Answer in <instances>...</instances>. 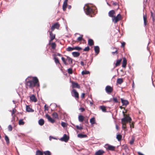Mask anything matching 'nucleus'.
I'll return each mask as SVG.
<instances>
[{
    "mask_svg": "<svg viewBox=\"0 0 155 155\" xmlns=\"http://www.w3.org/2000/svg\"><path fill=\"white\" fill-rule=\"evenodd\" d=\"M52 116L53 117L54 119H58V114L55 112L53 113L52 114Z\"/></svg>",
    "mask_w": 155,
    "mask_h": 155,
    "instance_id": "obj_31",
    "label": "nucleus"
},
{
    "mask_svg": "<svg viewBox=\"0 0 155 155\" xmlns=\"http://www.w3.org/2000/svg\"><path fill=\"white\" fill-rule=\"evenodd\" d=\"M68 72L69 74H72V69L71 68H69L68 70Z\"/></svg>",
    "mask_w": 155,
    "mask_h": 155,
    "instance_id": "obj_47",
    "label": "nucleus"
},
{
    "mask_svg": "<svg viewBox=\"0 0 155 155\" xmlns=\"http://www.w3.org/2000/svg\"><path fill=\"white\" fill-rule=\"evenodd\" d=\"M90 74V72L88 71H83L81 72V74L82 75H84V74Z\"/></svg>",
    "mask_w": 155,
    "mask_h": 155,
    "instance_id": "obj_35",
    "label": "nucleus"
},
{
    "mask_svg": "<svg viewBox=\"0 0 155 155\" xmlns=\"http://www.w3.org/2000/svg\"><path fill=\"white\" fill-rule=\"evenodd\" d=\"M79 110H81V112H82L85 110L84 109L83 107H81L79 109Z\"/></svg>",
    "mask_w": 155,
    "mask_h": 155,
    "instance_id": "obj_56",
    "label": "nucleus"
},
{
    "mask_svg": "<svg viewBox=\"0 0 155 155\" xmlns=\"http://www.w3.org/2000/svg\"><path fill=\"white\" fill-rule=\"evenodd\" d=\"M46 117L47 118L48 120L52 123H53L55 122V120L52 118L48 114H47L45 115Z\"/></svg>",
    "mask_w": 155,
    "mask_h": 155,
    "instance_id": "obj_8",
    "label": "nucleus"
},
{
    "mask_svg": "<svg viewBox=\"0 0 155 155\" xmlns=\"http://www.w3.org/2000/svg\"><path fill=\"white\" fill-rule=\"evenodd\" d=\"M144 25L145 26L147 25V20H144Z\"/></svg>",
    "mask_w": 155,
    "mask_h": 155,
    "instance_id": "obj_57",
    "label": "nucleus"
},
{
    "mask_svg": "<svg viewBox=\"0 0 155 155\" xmlns=\"http://www.w3.org/2000/svg\"><path fill=\"white\" fill-rule=\"evenodd\" d=\"M44 153L45 155H51V152L48 151L47 150L44 152Z\"/></svg>",
    "mask_w": 155,
    "mask_h": 155,
    "instance_id": "obj_36",
    "label": "nucleus"
},
{
    "mask_svg": "<svg viewBox=\"0 0 155 155\" xmlns=\"http://www.w3.org/2000/svg\"><path fill=\"white\" fill-rule=\"evenodd\" d=\"M74 50H76L78 51H80L82 49V48L80 47L76 46L74 47Z\"/></svg>",
    "mask_w": 155,
    "mask_h": 155,
    "instance_id": "obj_42",
    "label": "nucleus"
},
{
    "mask_svg": "<svg viewBox=\"0 0 155 155\" xmlns=\"http://www.w3.org/2000/svg\"><path fill=\"white\" fill-rule=\"evenodd\" d=\"M15 108H14L12 109V115L13 117V118H15V116H13V115L15 114Z\"/></svg>",
    "mask_w": 155,
    "mask_h": 155,
    "instance_id": "obj_45",
    "label": "nucleus"
},
{
    "mask_svg": "<svg viewBox=\"0 0 155 155\" xmlns=\"http://www.w3.org/2000/svg\"><path fill=\"white\" fill-rule=\"evenodd\" d=\"M59 27V25L58 23H56L53 25L51 27V29L53 30L55 28H58Z\"/></svg>",
    "mask_w": 155,
    "mask_h": 155,
    "instance_id": "obj_14",
    "label": "nucleus"
},
{
    "mask_svg": "<svg viewBox=\"0 0 155 155\" xmlns=\"http://www.w3.org/2000/svg\"><path fill=\"white\" fill-rule=\"evenodd\" d=\"M51 48L52 49H54L56 47V45L55 43H52L51 44Z\"/></svg>",
    "mask_w": 155,
    "mask_h": 155,
    "instance_id": "obj_46",
    "label": "nucleus"
},
{
    "mask_svg": "<svg viewBox=\"0 0 155 155\" xmlns=\"http://www.w3.org/2000/svg\"><path fill=\"white\" fill-rule=\"evenodd\" d=\"M115 12L114 10H111L109 12L108 16L110 17L113 18L115 16Z\"/></svg>",
    "mask_w": 155,
    "mask_h": 155,
    "instance_id": "obj_9",
    "label": "nucleus"
},
{
    "mask_svg": "<svg viewBox=\"0 0 155 155\" xmlns=\"http://www.w3.org/2000/svg\"><path fill=\"white\" fill-rule=\"evenodd\" d=\"M61 125L63 127H65L66 126V123L65 122H62L61 123Z\"/></svg>",
    "mask_w": 155,
    "mask_h": 155,
    "instance_id": "obj_53",
    "label": "nucleus"
},
{
    "mask_svg": "<svg viewBox=\"0 0 155 155\" xmlns=\"http://www.w3.org/2000/svg\"><path fill=\"white\" fill-rule=\"evenodd\" d=\"M135 138L134 137H132L131 140H130V144L131 145H132L134 141Z\"/></svg>",
    "mask_w": 155,
    "mask_h": 155,
    "instance_id": "obj_43",
    "label": "nucleus"
},
{
    "mask_svg": "<svg viewBox=\"0 0 155 155\" xmlns=\"http://www.w3.org/2000/svg\"><path fill=\"white\" fill-rule=\"evenodd\" d=\"M54 60L56 64L60 63L59 61L57 58L56 57H54Z\"/></svg>",
    "mask_w": 155,
    "mask_h": 155,
    "instance_id": "obj_44",
    "label": "nucleus"
},
{
    "mask_svg": "<svg viewBox=\"0 0 155 155\" xmlns=\"http://www.w3.org/2000/svg\"><path fill=\"white\" fill-rule=\"evenodd\" d=\"M66 60L69 62V64H72V59L69 56H67Z\"/></svg>",
    "mask_w": 155,
    "mask_h": 155,
    "instance_id": "obj_28",
    "label": "nucleus"
},
{
    "mask_svg": "<svg viewBox=\"0 0 155 155\" xmlns=\"http://www.w3.org/2000/svg\"><path fill=\"white\" fill-rule=\"evenodd\" d=\"M61 59H62V61L63 62H64V64L66 65H68V64L65 61V58L63 57H62L61 58Z\"/></svg>",
    "mask_w": 155,
    "mask_h": 155,
    "instance_id": "obj_48",
    "label": "nucleus"
},
{
    "mask_svg": "<svg viewBox=\"0 0 155 155\" xmlns=\"http://www.w3.org/2000/svg\"><path fill=\"white\" fill-rule=\"evenodd\" d=\"M94 50L96 55H97L99 52L100 49L99 46H95L94 47Z\"/></svg>",
    "mask_w": 155,
    "mask_h": 155,
    "instance_id": "obj_16",
    "label": "nucleus"
},
{
    "mask_svg": "<svg viewBox=\"0 0 155 155\" xmlns=\"http://www.w3.org/2000/svg\"><path fill=\"white\" fill-rule=\"evenodd\" d=\"M105 90L106 92L109 94H110L113 91V88L109 85H107L106 86Z\"/></svg>",
    "mask_w": 155,
    "mask_h": 155,
    "instance_id": "obj_4",
    "label": "nucleus"
},
{
    "mask_svg": "<svg viewBox=\"0 0 155 155\" xmlns=\"http://www.w3.org/2000/svg\"><path fill=\"white\" fill-rule=\"evenodd\" d=\"M138 153L139 155H144V154H143L142 153L140 152H138Z\"/></svg>",
    "mask_w": 155,
    "mask_h": 155,
    "instance_id": "obj_63",
    "label": "nucleus"
},
{
    "mask_svg": "<svg viewBox=\"0 0 155 155\" xmlns=\"http://www.w3.org/2000/svg\"><path fill=\"white\" fill-rule=\"evenodd\" d=\"M112 21L115 24L118 21H119V20L117 19L116 18L115 16L113 18H112Z\"/></svg>",
    "mask_w": 155,
    "mask_h": 155,
    "instance_id": "obj_27",
    "label": "nucleus"
},
{
    "mask_svg": "<svg viewBox=\"0 0 155 155\" xmlns=\"http://www.w3.org/2000/svg\"><path fill=\"white\" fill-rule=\"evenodd\" d=\"M69 139V137L65 134H64L63 137L60 139L61 141H64L65 142H67Z\"/></svg>",
    "mask_w": 155,
    "mask_h": 155,
    "instance_id": "obj_5",
    "label": "nucleus"
},
{
    "mask_svg": "<svg viewBox=\"0 0 155 155\" xmlns=\"http://www.w3.org/2000/svg\"><path fill=\"white\" fill-rule=\"evenodd\" d=\"M90 48L88 46L86 47L83 50L84 51H88L89 50Z\"/></svg>",
    "mask_w": 155,
    "mask_h": 155,
    "instance_id": "obj_51",
    "label": "nucleus"
},
{
    "mask_svg": "<svg viewBox=\"0 0 155 155\" xmlns=\"http://www.w3.org/2000/svg\"><path fill=\"white\" fill-rule=\"evenodd\" d=\"M72 125L74 126H75V125L74 124H72ZM75 126L76 127V128L77 129H78L79 130H81L83 129V127H82L81 126V124H80V125L79 126V125H76V126Z\"/></svg>",
    "mask_w": 155,
    "mask_h": 155,
    "instance_id": "obj_30",
    "label": "nucleus"
},
{
    "mask_svg": "<svg viewBox=\"0 0 155 155\" xmlns=\"http://www.w3.org/2000/svg\"><path fill=\"white\" fill-rule=\"evenodd\" d=\"M72 54L74 57H77L80 55V53L78 52H73L72 53Z\"/></svg>",
    "mask_w": 155,
    "mask_h": 155,
    "instance_id": "obj_19",
    "label": "nucleus"
},
{
    "mask_svg": "<svg viewBox=\"0 0 155 155\" xmlns=\"http://www.w3.org/2000/svg\"><path fill=\"white\" fill-rule=\"evenodd\" d=\"M76 34L79 35H80V36L77 39V41H81L83 39V35H80L78 33H76L75 35Z\"/></svg>",
    "mask_w": 155,
    "mask_h": 155,
    "instance_id": "obj_23",
    "label": "nucleus"
},
{
    "mask_svg": "<svg viewBox=\"0 0 155 155\" xmlns=\"http://www.w3.org/2000/svg\"><path fill=\"white\" fill-rule=\"evenodd\" d=\"M143 21L147 20V17L146 15H143Z\"/></svg>",
    "mask_w": 155,
    "mask_h": 155,
    "instance_id": "obj_55",
    "label": "nucleus"
},
{
    "mask_svg": "<svg viewBox=\"0 0 155 155\" xmlns=\"http://www.w3.org/2000/svg\"><path fill=\"white\" fill-rule=\"evenodd\" d=\"M56 139V140H57V138H55V137H52L51 136H49V140H51L52 139Z\"/></svg>",
    "mask_w": 155,
    "mask_h": 155,
    "instance_id": "obj_52",
    "label": "nucleus"
},
{
    "mask_svg": "<svg viewBox=\"0 0 155 155\" xmlns=\"http://www.w3.org/2000/svg\"><path fill=\"white\" fill-rule=\"evenodd\" d=\"M123 115L124 117L122 118L121 120L122 124H123V125L124 126V124L125 125V123L130 122L131 120V119L129 116H125V114L124 113V112L123 111Z\"/></svg>",
    "mask_w": 155,
    "mask_h": 155,
    "instance_id": "obj_2",
    "label": "nucleus"
},
{
    "mask_svg": "<svg viewBox=\"0 0 155 155\" xmlns=\"http://www.w3.org/2000/svg\"><path fill=\"white\" fill-rule=\"evenodd\" d=\"M116 138L118 141H120L121 139L122 136L120 134H118Z\"/></svg>",
    "mask_w": 155,
    "mask_h": 155,
    "instance_id": "obj_38",
    "label": "nucleus"
},
{
    "mask_svg": "<svg viewBox=\"0 0 155 155\" xmlns=\"http://www.w3.org/2000/svg\"><path fill=\"white\" fill-rule=\"evenodd\" d=\"M80 64H81L82 66H84V62L82 61H81V62Z\"/></svg>",
    "mask_w": 155,
    "mask_h": 155,
    "instance_id": "obj_62",
    "label": "nucleus"
},
{
    "mask_svg": "<svg viewBox=\"0 0 155 155\" xmlns=\"http://www.w3.org/2000/svg\"><path fill=\"white\" fill-rule=\"evenodd\" d=\"M57 55L59 56H61V54L59 53H57Z\"/></svg>",
    "mask_w": 155,
    "mask_h": 155,
    "instance_id": "obj_64",
    "label": "nucleus"
},
{
    "mask_svg": "<svg viewBox=\"0 0 155 155\" xmlns=\"http://www.w3.org/2000/svg\"><path fill=\"white\" fill-rule=\"evenodd\" d=\"M84 117L82 115H79L78 116V120L80 122H82L84 120Z\"/></svg>",
    "mask_w": 155,
    "mask_h": 155,
    "instance_id": "obj_24",
    "label": "nucleus"
},
{
    "mask_svg": "<svg viewBox=\"0 0 155 155\" xmlns=\"http://www.w3.org/2000/svg\"><path fill=\"white\" fill-rule=\"evenodd\" d=\"M100 107V108L101 109V110L103 112H106V107L105 106H101Z\"/></svg>",
    "mask_w": 155,
    "mask_h": 155,
    "instance_id": "obj_34",
    "label": "nucleus"
},
{
    "mask_svg": "<svg viewBox=\"0 0 155 155\" xmlns=\"http://www.w3.org/2000/svg\"><path fill=\"white\" fill-rule=\"evenodd\" d=\"M121 60H122L121 59H118L117 60L115 66H114V68L116 67L117 66H118L120 65Z\"/></svg>",
    "mask_w": 155,
    "mask_h": 155,
    "instance_id": "obj_21",
    "label": "nucleus"
},
{
    "mask_svg": "<svg viewBox=\"0 0 155 155\" xmlns=\"http://www.w3.org/2000/svg\"><path fill=\"white\" fill-rule=\"evenodd\" d=\"M5 140L7 143H9V139L8 136L6 135L5 136Z\"/></svg>",
    "mask_w": 155,
    "mask_h": 155,
    "instance_id": "obj_40",
    "label": "nucleus"
},
{
    "mask_svg": "<svg viewBox=\"0 0 155 155\" xmlns=\"http://www.w3.org/2000/svg\"><path fill=\"white\" fill-rule=\"evenodd\" d=\"M30 99L32 101L34 102H35L37 101V99L34 94L32 95L30 97Z\"/></svg>",
    "mask_w": 155,
    "mask_h": 155,
    "instance_id": "obj_13",
    "label": "nucleus"
},
{
    "mask_svg": "<svg viewBox=\"0 0 155 155\" xmlns=\"http://www.w3.org/2000/svg\"><path fill=\"white\" fill-rule=\"evenodd\" d=\"M38 82V78L36 77H35L33 78L32 80L28 81L27 82L26 85L30 88H32L35 85H37L38 87H39V84Z\"/></svg>",
    "mask_w": 155,
    "mask_h": 155,
    "instance_id": "obj_1",
    "label": "nucleus"
},
{
    "mask_svg": "<svg viewBox=\"0 0 155 155\" xmlns=\"http://www.w3.org/2000/svg\"><path fill=\"white\" fill-rule=\"evenodd\" d=\"M90 122L92 124H94L95 123V118L94 117L91 118L90 120Z\"/></svg>",
    "mask_w": 155,
    "mask_h": 155,
    "instance_id": "obj_33",
    "label": "nucleus"
},
{
    "mask_svg": "<svg viewBox=\"0 0 155 155\" xmlns=\"http://www.w3.org/2000/svg\"><path fill=\"white\" fill-rule=\"evenodd\" d=\"M72 86L73 88H80V86L77 83L74 82L72 83Z\"/></svg>",
    "mask_w": 155,
    "mask_h": 155,
    "instance_id": "obj_15",
    "label": "nucleus"
},
{
    "mask_svg": "<svg viewBox=\"0 0 155 155\" xmlns=\"http://www.w3.org/2000/svg\"><path fill=\"white\" fill-rule=\"evenodd\" d=\"M43 153L40 150H38L36 151V155H43Z\"/></svg>",
    "mask_w": 155,
    "mask_h": 155,
    "instance_id": "obj_32",
    "label": "nucleus"
},
{
    "mask_svg": "<svg viewBox=\"0 0 155 155\" xmlns=\"http://www.w3.org/2000/svg\"><path fill=\"white\" fill-rule=\"evenodd\" d=\"M121 100L123 105L126 106L129 104V102L127 100H124L122 98H121Z\"/></svg>",
    "mask_w": 155,
    "mask_h": 155,
    "instance_id": "obj_12",
    "label": "nucleus"
},
{
    "mask_svg": "<svg viewBox=\"0 0 155 155\" xmlns=\"http://www.w3.org/2000/svg\"><path fill=\"white\" fill-rule=\"evenodd\" d=\"M84 9L86 14L87 15H90L93 12L92 9L88 6L84 7Z\"/></svg>",
    "mask_w": 155,
    "mask_h": 155,
    "instance_id": "obj_3",
    "label": "nucleus"
},
{
    "mask_svg": "<svg viewBox=\"0 0 155 155\" xmlns=\"http://www.w3.org/2000/svg\"><path fill=\"white\" fill-rule=\"evenodd\" d=\"M74 50V48H72L71 47H68L66 49L67 51H71Z\"/></svg>",
    "mask_w": 155,
    "mask_h": 155,
    "instance_id": "obj_37",
    "label": "nucleus"
},
{
    "mask_svg": "<svg viewBox=\"0 0 155 155\" xmlns=\"http://www.w3.org/2000/svg\"><path fill=\"white\" fill-rule=\"evenodd\" d=\"M71 94L72 96L78 99L79 98V94L74 89H73L71 92Z\"/></svg>",
    "mask_w": 155,
    "mask_h": 155,
    "instance_id": "obj_6",
    "label": "nucleus"
},
{
    "mask_svg": "<svg viewBox=\"0 0 155 155\" xmlns=\"http://www.w3.org/2000/svg\"><path fill=\"white\" fill-rule=\"evenodd\" d=\"M26 110L28 112H33L34 110L30 107L29 106L27 105L26 106Z\"/></svg>",
    "mask_w": 155,
    "mask_h": 155,
    "instance_id": "obj_18",
    "label": "nucleus"
},
{
    "mask_svg": "<svg viewBox=\"0 0 155 155\" xmlns=\"http://www.w3.org/2000/svg\"><path fill=\"white\" fill-rule=\"evenodd\" d=\"M125 44V43L124 42H122L121 43V46L123 47H124V46Z\"/></svg>",
    "mask_w": 155,
    "mask_h": 155,
    "instance_id": "obj_61",
    "label": "nucleus"
},
{
    "mask_svg": "<svg viewBox=\"0 0 155 155\" xmlns=\"http://www.w3.org/2000/svg\"><path fill=\"white\" fill-rule=\"evenodd\" d=\"M123 82V80L122 78H118L117 81V83L120 84Z\"/></svg>",
    "mask_w": 155,
    "mask_h": 155,
    "instance_id": "obj_29",
    "label": "nucleus"
},
{
    "mask_svg": "<svg viewBox=\"0 0 155 155\" xmlns=\"http://www.w3.org/2000/svg\"><path fill=\"white\" fill-rule=\"evenodd\" d=\"M40 126H42L44 124L45 121L43 119H40L38 122Z\"/></svg>",
    "mask_w": 155,
    "mask_h": 155,
    "instance_id": "obj_22",
    "label": "nucleus"
},
{
    "mask_svg": "<svg viewBox=\"0 0 155 155\" xmlns=\"http://www.w3.org/2000/svg\"><path fill=\"white\" fill-rule=\"evenodd\" d=\"M49 35H50V40L52 41L55 38V35L52 34L51 31H50Z\"/></svg>",
    "mask_w": 155,
    "mask_h": 155,
    "instance_id": "obj_20",
    "label": "nucleus"
},
{
    "mask_svg": "<svg viewBox=\"0 0 155 155\" xmlns=\"http://www.w3.org/2000/svg\"><path fill=\"white\" fill-rule=\"evenodd\" d=\"M85 94L84 93H82L81 95V97L82 98H84V96H85Z\"/></svg>",
    "mask_w": 155,
    "mask_h": 155,
    "instance_id": "obj_60",
    "label": "nucleus"
},
{
    "mask_svg": "<svg viewBox=\"0 0 155 155\" xmlns=\"http://www.w3.org/2000/svg\"><path fill=\"white\" fill-rule=\"evenodd\" d=\"M144 25L145 26L147 25V20H144Z\"/></svg>",
    "mask_w": 155,
    "mask_h": 155,
    "instance_id": "obj_58",
    "label": "nucleus"
},
{
    "mask_svg": "<svg viewBox=\"0 0 155 155\" xmlns=\"http://www.w3.org/2000/svg\"><path fill=\"white\" fill-rule=\"evenodd\" d=\"M127 64V59L125 58H124L123 60V61L122 64V67L125 68Z\"/></svg>",
    "mask_w": 155,
    "mask_h": 155,
    "instance_id": "obj_17",
    "label": "nucleus"
},
{
    "mask_svg": "<svg viewBox=\"0 0 155 155\" xmlns=\"http://www.w3.org/2000/svg\"><path fill=\"white\" fill-rule=\"evenodd\" d=\"M115 17L119 20V21L121 19V16L120 14H118L117 16H115Z\"/></svg>",
    "mask_w": 155,
    "mask_h": 155,
    "instance_id": "obj_41",
    "label": "nucleus"
},
{
    "mask_svg": "<svg viewBox=\"0 0 155 155\" xmlns=\"http://www.w3.org/2000/svg\"><path fill=\"white\" fill-rule=\"evenodd\" d=\"M104 153V151L102 150H99L95 153V155H102Z\"/></svg>",
    "mask_w": 155,
    "mask_h": 155,
    "instance_id": "obj_10",
    "label": "nucleus"
},
{
    "mask_svg": "<svg viewBox=\"0 0 155 155\" xmlns=\"http://www.w3.org/2000/svg\"><path fill=\"white\" fill-rule=\"evenodd\" d=\"M68 0H65L62 6V8L63 11H64L66 10L67 5V1Z\"/></svg>",
    "mask_w": 155,
    "mask_h": 155,
    "instance_id": "obj_11",
    "label": "nucleus"
},
{
    "mask_svg": "<svg viewBox=\"0 0 155 155\" xmlns=\"http://www.w3.org/2000/svg\"><path fill=\"white\" fill-rule=\"evenodd\" d=\"M87 137V135L85 134H78V137L80 138H83L86 137Z\"/></svg>",
    "mask_w": 155,
    "mask_h": 155,
    "instance_id": "obj_26",
    "label": "nucleus"
},
{
    "mask_svg": "<svg viewBox=\"0 0 155 155\" xmlns=\"http://www.w3.org/2000/svg\"><path fill=\"white\" fill-rule=\"evenodd\" d=\"M18 124L20 125H23L25 123L23 121L22 119H21L19 120Z\"/></svg>",
    "mask_w": 155,
    "mask_h": 155,
    "instance_id": "obj_39",
    "label": "nucleus"
},
{
    "mask_svg": "<svg viewBox=\"0 0 155 155\" xmlns=\"http://www.w3.org/2000/svg\"><path fill=\"white\" fill-rule=\"evenodd\" d=\"M151 16L152 17L153 20L154 21V16H153L154 14L152 12H151Z\"/></svg>",
    "mask_w": 155,
    "mask_h": 155,
    "instance_id": "obj_59",
    "label": "nucleus"
},
{
    "mask_svg": "<svg viewBox=\"0 0 155 155\" xmlns=\"http://www.w3.org/2000/svg\"><path fill=\"white\" fill-rule=\"evenodd\" d=\"M8 130L9 131H11L12 130V127L11 125H9L8 127Z\"/></svg>",
    "mask_w": 155,
    "mask_h": 155,
    "instance_id": "obj_50",
    "label": "nucleus"
},
{
    "mask_svg": "<svg viewBox=\"0 0 155 155\" xmlns=\"http://www.w3.org/2000/svg\"><path fill=\"white\" fill-rule=\"evenodd\" d=\"M113 101L114 103H117L118 102V101L116 97H114L113 98Z\"/></svg>",
    "mask_w": 155,
    "mask_h": 155,
    "instance_id": "obj_49",
    "label": "nucleus"
},
{
    "mask_svg": "<svg viewBox=\"0 0 155 155\" xmlns=\"http://www.w3.org/2000/svg\"><path fill=\"white\" fill-rule=\"evenodd\" d=\"M105 147L107 149L110 150H114L115 149V147L108 144L105 145Z\"/></svg>",
    "mask_w": 155,
    "mask_h": 155,
    "instance_id": "obj_7",
    "label": "nucleus"
},
{
    "mask_svg": "<svg viewBox=\"0 0 155 155\" xmlns=\"http://www.w3.org/2000/svg\"><path fill=\"white\" fill-rule=\"evenodd\" d=\"M93 41L92 39H89L88 40V44L90 46H92L94 45Z\"/></svg>",
    "mask_w": 155,
    "mask_h": 155,
    "instance_id": "obj_25",
    "label": "nucleus"
},
{
    "mask_svg": "<svg viewBox=\"0 0 155 155\" xmlns=\"http://www.w3.org/2000/svg\"><path fill=\"white\" fill-rule=\"evenodd\" d=\"M45 110H48V107L46 105H45L44 106Z\"/></svg>",
    "mask_w": 155,
    "mask_h": 155,
    "instance_id": "obj_54",
    "label": "nucleus"
}]
</instances>
